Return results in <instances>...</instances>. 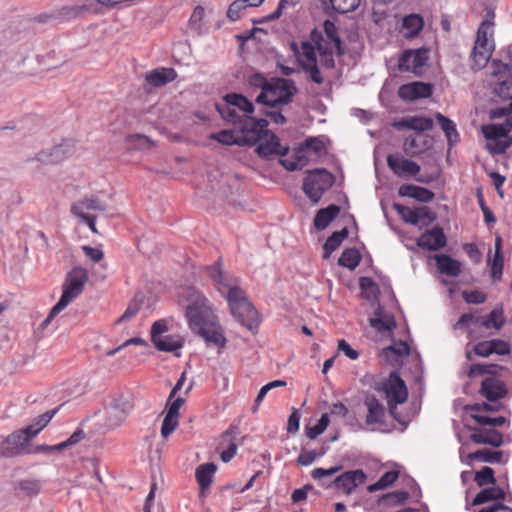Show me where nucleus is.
<instances>
[{
  "instance_id": "obj_1",
  "label": "nucleus",
  "mask_w": 512,
  "mask_h": 512,
  "mask_svg": "<svg viewBox=\"0 0 512 512\" xmlns=\"http://www.w3.org/2000/svg\"><path fill=\"white\" fill-rule=\"evenodd\" d=\"M179 303L185 306L191 330L203 337L207 343L223 349L226 338L207 298L195 287H186L179 293Z\"/></svg>"
},
{
  "instance_id": "obj_2",
  "label": "nucleus",
  "mask_w": 512,
  "mask_h": 512,
  "mask_svg": "<svg viewBox=\"0 0 512 512\" xmlns=\"http://www.w3.org/2000/svg\"><path fill=\"white\" fill-rule=\"evenodd\" d=\"M207 271L217 290L225 295L234 318L249 329L257 325L258 312L247 298L245 291L237 285V279L222 270L220 259Z\"/></svg>"
},
{
  "instance_id": "obj_3",
  "label": "nucleus",
  "mask_w": 512,
  "mask_h": 512,
  "mask_svg": "<svg viewBox=\"0 0 512 512\" xmlns=\"http://www.w3.org/2000/svg\"><path fill=\"white\" fill-rule=\"evenodd\" d=\"M324 34L317 30L311 32V40L317 46V50L320 55V64L325 68H333L334 53L338 55L344 54L342 49L341 40L338 35V29L336 25L326 20L323 24Z\"/></svg>"
},
{
  "instance_id": "obj_4",
  "label": "nucleus",
  "mask_w": 512,
  "mask_h": 512,
  "mask_svg": "<svg viewBox=\"0 0 512 512\" xmlns=\"http://www.w3.org/2000/svg\"><path fill=\"white\" fill-rule=\"evenodd\" d=\"M494 13L489 12L481 22L476 33V39L471 52L472 68L482 69L489 62L495 49L494 43Z\"/></svg>"
},
{
  "instance_id": "obj_5",
  "label": "nucleus",
  "mask_w": 512,
  "mask_h": 512,
  "mask_svg": "<svg viewBox=\"0 0 512 512\" xmlns=\"http://www.w3.org/2000/svg\"><path fill=\"white\" fill-rule=\"evenodd\" d=\"M87 281L88 271L83 267L76 266L68 272L62 285V295L56 305L51 309L44 323L51 322L58 313L80 296Z\"/></svg>"
},
{
  "instance_id": "obj_6",
  "label": "nucleus",
  "mask_w": 512,
  "mask_h": 512,
  "mask_svg": "<svg viewBox=\"0 0 512 512\" xmlns=\"http://www.w3.org/2000/svg\"><path fill=\"white\" fill-rule=\"evenodd\" d=\"M297 93L295 83L291 79L272 78L264 92H260L255 101L258 104L279 108L292 102L294 95Z\"/></svg>"
},
{
  "instance_id": "obj_7",
  "label": "nucleus",
  "mask_w": 512,
  "mask_h": 512,
  "mask_svg": "<svg viewBox=\"0 0 512 512\" xmlns=\"http://www.w3.org/2000/svg\"><path fill=\"white\" fill-rule=\"evenodd\" d=\"M510 114L503 124H489L483 126V134L490 142L487 148L494 154H502L511 146L512 139L508 138V133L512 130V110L509 107Z\"/></svg>"
},
{
  "instance_id": "obj_8",
  "label": "nucleus",
  "mask_w": 512,
  "mask_h": 512,
  "mask_svg": "<svg viewBox=\"0 0 512 512\" xmlns=\"http://www.w3.org/2000/svg\"><path fill=\"white\" fill-rule=\"evenodd\" d=\"M334 183V176L324 168L308 171L303 180V192L313 202L317 203Z\"/></svg>"
},
{
  "instance_id": "obj_9",
  "label": "nucleus",
  "mask_w": 512,
  "mask_h": 512,
  "mask_svg": "<svg viewBox=\"0 0 512 512\" xmlns=\"http://www.w3.org/2000/svg\"><path fill=\"white\" fill-rule=\"evenodd\" d=\"M315 46L309 42L304 41L301 43V47L298 48L296 43L292 44V50L297 58L298 63L302 69L309 74L310 79L316 84H322L324 78L317 65V57Z\"/></svg>"
},
{
  "instance_id": "obj_10",
  "label": "nucleus",
  "mask_w": 512,
  "mask_h": 512,
  "mask_svg": "<svg viewBox=\"0 0 512 512\" xmlns=\"http://www.w3.org/2000/svg\"><path fill=\"white\" fill-rule=\"evenodd\" d=\"M429 60V49L405 50L399 60L398 68L402 72H411L415 76H421Z\"/></svg>"
},
{
  "instance_id": "obj_11",
  "label": "nucleus",
  "mask_w": 512,
  "mask_h": 512,
  "mask_svg": "<svg viewBox=\"0 0 512 512\" xmlns=\"http://www.w3.org/2000/svg\"><path fill=\"white\" fill-rule=\"evenodd\" d=\"M268 121L263 118L245 115L244 121L239 127V133L243 145H255L267 134Z\"/></svg>"
},
{
  "instance_id": "obj_12",
  "label": "nucleus",
  "mask_w": 512,
  "mask_h": 512,
  "mask_svg": "<svg viewBox=\"0 0 512 512\" xmlns=\"http://www.w3.org/2000/svg\"><path fill=\"white\" fill-rule=\"evenodd\" d=\"M85 13H96V8L89 2V0H85L82 4L63 6L51 15H40L39 21H53L56 23L66 22Z\"/></svg>"
},
{
  "instance_id": "obj_13",
  "label": "nucleus",
  "mask_w": 512,
  "mask_h": 512,
  "mask_svg": "<svg viewBox=\"0 0 512 512\" xmlns=\"http://www.w3.org/2000/svg\"><path fill=\"white\" fill-rule=\"evenodd\" d=\"M394 209L403 221L415 226H428L436 219L435 214L427 206L412 209L401 204H394Z\"/></svg>"
},
{
  "instance_id": "obj_14",
  "label": "nucleus",
  "mask_w": 512,
  "mask_h": 512,
  "mask_svg": "<svg viewBox=\"0 0 512 512\" xmlns=\"http://www.w3.org/2000/svg\"><path fill=\"white\" fill-rule=\"evenodd\" d=\"M384 391L391 412L397 404L404 403L408 397L406 384L396 372L390 373Z\"/></svg>"
},
{
  "instance_id": "obj_15",
  "label": "nucleus",
  "mask_w": 512,
  "mask_h": 512,
  "mask_svg": "<svg viewBox=\"0 0 512 512\" xmlns=\"http://www.w3.org/2000/svg\"><path fill=\"white\" fill-rule=\"evenodd\" d=\"M387 165L393 174L400 178L415 177L421 170L418 163L403 157L400 153L389 154Z\"/></svg>"
},
{
  "instance_id": "obj_16",
  "label": "nucleus",
  "mask_w": 512,
  "mask_h": 512,
  "mask_svg": "<svg viewBox=\"0 0 512 512\" xmlns=\"http://www.w3.org/2000/svg\"><path fill=\"white\" fill-rule=\"evenodd\" d=\"M31 438L23 429L9 435L0 445V453L4 457H14L27 452Z\"/></svg>"
},
{
  "instance_id": "obj_17",
  "label": "nucleus",
  "mask_w": 512,
  "mask_h": 512,
  "mask_svg": "<svg viewBox=\"0 0 512 512\" xmlns=\"http://www.w3.org/2000/svg\"><path fill=\"white\" fill-rule=\"evenodd\" d=\"M447 244V238L443 229L435 226L430 230H426L417 240V245L425 250L438 251Z\"/></svg>"
},
{
  "instance_id": "obj_18",
  "label": "nucleus",
  "mask_w": 512,
  "mask_h": 512,
  "mask_svg": "<svg viewBox=\"0 0 512 512\" xmlns=\"http://www.w3.org/2000/svg\"><path fill=\"white\" fill-rule=\"evenodd\" d=\"M475 355L489 357L492 354L508 355L511 352L510 344L501 339H492L478 342L473 347Z\"/></svg>"
},
{
  "instance_id": "obj_19",
  "label": "nucleus",
  "mask_w": 512,
  "mask_h": 512,
  "mask_svg": "<svg viewBox=\"0 0 512 512\" xmlns=\"http://www.w3.org/2000/svg\"><path fill=\"white\" fill-rule=\"evenodd\" d=\"M366 474L363 470H351L346 471L340 476L336 477L334 484L338 490H341L345 494H351L356 487L365 483Z\"/></svg>"
},
{
  "instance_id": "obj_20",
  "label": "nucleus",
  "mask_w": 512,
  "mask_h": 512,
  "mask_svg": "<svg viewBox=\"0 0 512 512\" xmlns=\"http://www.w3.org/2000/svg\"><path fill=\"white\" fill-rule=\"evenodd\" d=\"M432 92V85L424 82H412L403 84L398 89L399 97L406 101L428 98L432 95Z\"/></svg>"
},
{
  "instance_id": "obj_21",
  "label": "nucleus",
  "mask_w": 512,
  "mask_h": 512,
  "mask_svg": "<svg viewBox=\"0 0 512 512\" xmlns=\"http://www.w3.org/2000/svg\"><path fill=\"white\" fill-rule=\"evenodd\" d=\"M470 439L475 444H488L494 447H499L503 443V435L493 428H470Z\"/></svg>"
},
{
  "instance_id": "obj_22",
  "label": "nucleus",
  "mask_w": 512,
  "mask_h": 512,
  "mask_svg": "<svg viewBox=\"0 0 512 512\" xmlns=\"http://www.w3.org/2000/svg\"><path fill=\"white\" fill-rule=\"evenodd\" d=\"M481 394L489 401H497L507 394L506 384L495 377H487L481 383Z\"/></svg>"
},
{
  "instance_id": "obj_23",
  "label": "nucleus",
  "mask_w": 512,
  "mask_h": 512,
  "mask_svg": "<svg viewBox=\"0 0 512 512\" xmlns=\"http://www.w3.org/2000/svg\"><path fill=\"white\" fill-rule=\"evenodd\" d=\"M177 78V72L171 67H158L145 74V82L151 87L164 86Z\"/></svg>"
},
{
  "instance_id": "obj_24",
  "label": "nucleus",
  "mask_w": 512,
  "mask_h": 512,
  "mask_svg": "<svg viewBox=\"0 0 512 512\" xmlns=\"http://www.w3.org/2000/svg\"><path fill=\"white\" fill-rule=\"evenodd\" d=\"M73 144L71 142H63L53 147L50 151H41L36 159L44 164H55L62 161L68 154H71Z\"/></svg>"
},
{
  "instance_id": "obj_25",
  "label": "nucleus",
  "mask_w": 512,
  "mask_h": 512,
  "mask_svg": "<svg viewBox=\"0 0 512 512\" xmlns=\"http://www.w3.org/2000/svg\"><path fill=\"white\" fill-rule=\"evenodd\" d=\"M434 260L436 262L437 269L441 274L450 277H457L461 274V263L451 256L446 254H436L434 256Z\"/></svg>"
},
{
  "instance_id": "obj_26",
  "label": "nucleus",
  "mask_w": 512,
  "mask_h": 512,
  "mask_svg": "<svg viewBox=\"0 0 512 512\" xmlns=\"http://www.w3.org/2000/svg\"><path fill=\"white\" fill-rule=\"evenodd\" d=\"M394 127L397 129L405 128L423 132L433 128V120L424 116H410L395 122Z\"/></svg>"
},
{
  "instance_id": "obj_27",
  "label": "nucleus",
  "mask_w": 512,
  "mask_h": 512,
  "mask_svg": "<svg viewBox=\"0 0 512 512\" xmlns=\"http://www.w3.org/2000/svg\"><path fill=\"white\" fill-rule=\"evenodd\" d=\"M288 150L289 148L281 145L279 138L274 134L270 135L257 147L258 154L263 157H269L271 155L284 156L287 154Z\"/></svg>"
},
{
  "instance_id": "obj_28",
  "label": "nucleus",
  "mask_w": 512,
  "mask_h": 512,
  "mask_svg": "<svg viewBox=\"0 0 512 512\" xmlns=\"http://www.w3.org/2000/svg\"><path fill=\"white\" fill-rule=\"evenodd\" d=\"M399 194L401 196L413 198L423 203L431 202L435 196L431 190L413 184L402 185L399 188Z\"/></svg>"
},
{
  "instance_id": "obj_29",
  "label": "nucleus",
  "mask_w": 512,
  "mask_h": 512,
  "mask_svg": "<svg viewBox=\"0 0 512 512\" xmlns=\"http://www.w3.org/2000/svg\"><path fill=\"white\" fill-rule=\"evenodd\" d=\"M424 20L419 14H409L402 20L401 32L405 38H414L423 29Z\"/></svg>"
},
{
  "instance_id": "obj_30",
  "label": "nucleus",
  "mask_w": 512,
  "mask_h": 512,
  "mask_svg": "<svg viewBox=\"0 0 512 512\" xmlns=\"http://www.w3.org/2000/svg\"><path fill=\"white\" fill-rule=\"evenodd\" d=\"M364 403L367 407L366 424L373 425L382 423L384 417L383 405L374 396L366 397Z\"/></svg>"
},
{
  "instance_id": "obj_31",
  "label": "nucleus",
  "mask_w": 512,
  "mask_h": 512,
  "mask_svg": "<svg viewBox=\"0 0 512 512\" xmlns=\"http://www.w3.org/2000/svg\"><path fill=\"white\" fill-rule=\"evenodd\" d=\"M493 279H500L503 273L504 257L502 253V237L497 235L495 238V253L492 260H488Z\"/></svg>"
},
{
  "instance_id": "obj_32",
  "label": "nucleus",
  "mask_w": 512,
  "mask_h": 512,
  "mask_svg": "<svg viewBox=\"0 0 512 512\" xmlns=\"http://www.w3.org/2000/svg\"><path fill=\"white\" fill-rule=\"evenodd\" d=\"M506 496L505 491L498 487L492 486L482 489L472 500L473 506L485 504L490 501L504 500Z\"/></svg>"
},
{
  "instance_id": "obj_33",
  "label": "nucleus",
  "mask_w": 512,
  "mask_h": 512,
  "mask_svg": "<svg viewBox=\"0 0 512 512\" xmlns=\"http://www.w3.org/2000/svg\"><path fill=\"white\" fill-rule=\"evenodd\" d=\"M340 213V207L331 204L326 208L320 209L314 218V226L317 230L325 229Z\"/></svg>"
},
{
  "instance_id": "obj_34",
  "label": "nucleus",
  "mask_w": 512,
  "mask_h": 512,
  "mask_svg": "<svg viewBox=\"0 0 512 512\" xmlns=\"http://www.w3.org/2000/svg\"><path fill=\"white\" fill-rule=\"evenodd\" d=\"M370 325L379 332H391L396 328L395 317L392 314H382L380 310L375 312V317L370 318Z\"/></svg>"
},
{
  "instance_id": "obj_35",
  "label": "nucleus",
  "mask_w": 512,
  "mask_h": 512,
  "mask_svg": "<svg viewBox=\"0 0 512 512\" xmlns=\"http://www.w3.org/2000/svg\"><path fill=\"white\" fill-rule=\"evenodd\" d=\"M224 101L233 105L240 113L249 115L254 112L253 103L245 96L237 93H230L224 96Z\"/></svg>"
},
{
  "instance_id": "obj_36",
  "label": "nucleus",
  "mask_w": 512,
  "mask_h": 512,
  "mask_svg": "<svg viewBox=\"0 0 512 512\" xmlns=\"http://www.w3.org/2000/svg\"><path fill=\"white\" fill-rule=\"evenodd\" d=\"M216 109L221 115L222 119L226 122L232 123L234 125H240L244 121V114H240V112L233 106L229 105V103L225 102L223 104H216Z\"/></svg>"
},
{
  "instance_id": "obj_37",
  "label": "nucleus",
  "mask_w": 512,
  "mask_h": 512,
  "mask_svg": "<svg viewBox=\"0 0 512 512\" xmlns=\"http://www.w3.org/2000/svg\"><path fill=\"white\" fill-rule=\"evenodd\" d=\"M215 471L216 466L213 463L202 464L196 469L195 476L202 493L211 485Z\"/></svg>"
},
{
  "instance_id": "obj_38",
  "label": "nucleus",
  "mask_w": 512,
  "mask_h": 512,
  "mask_svg": "<svg viewBox=\"0 0 512 512\" xmlns=\"http://www.w3.org/2000/svg\"><path fill=\"white\" fill-rule=\"evenodd\" d=\"M479 460L487 463H499L502 460V452L501 451H492L489 449H481L475 452L469 453L466 457V462L470 464L471 462Z\"/></svg>"
},
{
  "instance_id": "obj_39",
  "label": "nucleus",
  "mask_w": 512,
  "mask_h": 512,
  "mask_svg": "<svg viewBox=\"0 0 512 512\" xmlns=\"http://www.w3.org/2000/svg\"><path fill=\"white\" fill-rule=\"evenodd\" d=\"M55 413L56 410H52L37 416L31 425L23 429V432L28 434L30 438L35 437L43 428L48 425Z\"/></svg>"
},
{
  "instance_id": "obj_40",
  "label": "nucleus",
  "mask_w": 512,
  "mask_h": 512,
  "mask_svg": "<svg viewBox=\"0 0 512 512\" xmlns=\"http://www.w3.org/2000/svg\"><path fill=\"white\" fill-rule=\"evenodd\" d=\"M436 120L441 129L445 133L450 145L459 141V133L457 132L455 123L441 113H436Z\"/></svg>"
},
{
  "instance_id": "obj_41",
  "label": "nucleus",
  "mask_w": 512,
  "mask_h": 512,
  "mask_svg": "<svg viewBox=\"0 0 512 512\" xmlns=\"http://www.w3.org/2000/svg\"><path fill=\"white\" fill-rule=\"evenodd\" d=\"M85 438V433L82 429H77L66 441L56 445H42L37 448L38 451H61L69 446L76 445Z\"/></svg>"
},
{
  "instance_id": "obj_42",
  "label": "nucleus",
  "mask_w": 512,
  "mask_h": 512,
  "mask_svg": "<svg viewBox=\"0 0 512 512\" xmlns=\"http://www.w3.org/2000/svg\"><path fill=\"white\" fill-rule=\"evenodd\" d=\"M153 344L158 350L165 352H173L183 346L182 340L178 336L172 335H163L162 338H156Z\"/></svg>"
},
{
  "instance_id": "obj_43",
  "label": "nucleus",
  "mask_w": 512,
  "mask_h": 512,
  "mask_svg": "<svg viewBox=\"0 0 512 512\" xmlns=\"http://www.w3.org/2000/svg\"><path fill=\"white\" fill-rule=\"evenodd\" d=\"M348 236V229L345 227L341 231H335L332 233L330 237L326 240L323 249H324V257L328 258L332 252L337 250L343 240Z\"/></svg>"
},
{
  "instance_id": "obj_44",
  "label": "nucleus",
  "mask_w": 512,
  "mask_h": 512,
  "mask_svg": "<svg viewBox=\"0 0 512 512\" xmlns=\"http://www.w3.org/2000/svg\"><path fill=\"white\" fill-rule=\"evenodd\" d=\"M210 139L216 140L217 142L226 146H244L240 137V133H235L234 131L231 130H221L217 133H212L210 135Z\"/></svg>"
},
{
  "instance_id": "obj_45",
  "label": "nucleus",
  "mask_w": 512,
  "mask_h": 512,
  "mask_svg": "<svg viewBox=\"0 0 512 512\" xmlns=\"http://www.w3.org/2000/svg\"><path fill=\"white\" fill-rule=\"evenodd\" d=\"M361 261V255L356 248L345 249L338 259V264L349 270H354Z\"/></svg>"
},
{
  "instance_id": "obj_46",
  "label": "nucleus",
  "mask_w": 512,
  "mask_h": 512,
  "mask_svg": "<svg viewBox=\"0 0 512 512\" xmlns=\"http://www.w3.org/2000/svg\"><path fill=\"white\" fill-rule=\"evenodd\" d=\"M480 323L486 329H490V328H494L496 330L501 329L505 323L503 309L498 308V309L492 310L485 318H483L481 320Z\"/></svg>"
},
{
  "instance_id": "obj_47",
  "label": "nucleus",
  "mask_w": 512,
  "mask_h": 512,
  "mask_svg": "<svg viewBox=\"0 0 512 512\" xmlns=\"http://www.w3.org/2000/svg\"><path fill=\"white\" fill-rule=\"evenodd\" d=\"M16 489L26 497L36 496L41 491V482L36 479H23L17 483Z\"/></svg>"
},
{
  "instance_id": "obj_48",
  "label": "nucleus",
  "mask_w": 512,
  "mask_h": 512,
  "mask_svg": "<svg viewBox=\"0 0 512 512\" xmlns=\"http://www.w3.org/2000/svg\"><path fill=\"white\" fill-rule=\"evenodd\" d=\"M399 477V473L397 471H387L385 472L379 480L368 486L369 492H375L378 490L386 489L391 486Z\"/></svg>"
},
{
  "instance_id": "obj_49",
  "label": "nucleus",
  "mask_w": 512,
  "mask_h": 512,
  "mask_svg": "<svg viewBox=\"0 0 512 512\" xmlns=\"http://www.w3.org/2000/svg\"><path fill=\"white\" fill-rule=\"evenodd\" d=\"M474 481L479 487H484L489 484L495 485L496 478L494 470L488 466L483 467L480 471L475 473Z\"/></svg>"
},
{
  "instance_id": "obj_50",
  "label": "nucleus",
  "mask_w": 512,
  "mask_h": 512,
  "mask_svg": "<svg viewBox=\"0 0 512 512\" xmlns=\"http://www.w3.org/2000/svg\"><path fill=\"white\" fill-rule=\"evenodd\" d=\"M362 0H330L332 8L338 13H349L355 11Z\"/></svg>"
},
{
  "instance_id": "obj_51",
  "label": "nucleus",
  "mask_w": 512,
  "mask_h": 512,
  "mask_svg": "<svg viewBox=\"0 0 512 512\" xmlns=\"http://www.w3.org/2000/svg\"><path fill=\"white\" fill-rule=\"evenodd\" d=\"M294 157H295L294 161H291L288 163H286L285 161L283 162L284 166L290 171L301 169L303 166H305L308 163V160H309V158L307 156V151L303 147H301L295 151Z\"/></svg>"
},
{
  "instance_id": "obj_52",
  "label": "nucleus",
  "mask_w": 512,
  "mask_h": 512,
  "mask_svg": "<svg viewBox=\"0 0 512 512\" xmlns=\"http://www.w3.org/2000/svg\"><path fill=\"white\" fill-rule=\"evenodd\" d=\"M329 423H330V419H329L328 414H326V413L322 414L321 418L318 420V423L316 425L306 428V436L309 439L317 438L319 435H321L326 430Z\"/></svg>"
},
{
  "instance_id": "obj_53",
  "label": "nucleus",
  "mask_w": 512,
  "mask_h": 512,
  "mask_svg": "<svg viewBox=\"0 0 512 512\" xmlns=\"http://www.w3.org/2000/svg\"><path fill=\"white\" fill-rule=\"evenodd\" d=\"M178 415L166 413L161 427V435L163 438H168L178 426Z\"/></svg>"
},
{
  "instance_id": "obj_54",
  "label": "nucleus",
  "mask_w": 512,
  "mask_h": 512,
  "mask_svg": "<svg viewBox=\"0 0 512 512\" xmlns=\"http://www.w3.org/2000/svg\"><path fill=\"white\" fill-rule=\"evenodd\" d=\"M204 16V8L202 6L195 7L189 19V28L199 34L203 26Z\"/></svg>"
},
{
  "instance_id": "obj_55",
  "label": "nucleus",
  "mask_w": 512,
  "mask_h": 512,
  "mask_svg": "<svg viewBox=\"0 0 512 512\" xmlns=\"http://www.w3.org/2000/svg\"><path fill=\"white\" fill-rule=\"evenodd\" d=\"M71 213L77 217L81 223L86 224L92 233H98L96 228V216L81 212L77 206H71Z\"/></svg>"
},
{
  "instance_id": "obj_56",
  "label": "nucleus",
  "mask_w": 512,
  "mask_h": 512,
  "mask_svg": "<svg viewBox=\"0 0 512 512\" xmlns=\"http://www.w3.org/2000/svg\"><path fill=\"white\" fill-rule=\"evenodd\" d=\"M494 92L502 99H512V78H507L496 83Z\"/></svg>"
},
{
  "instance_id": "obj_57",
  "label": "nucleus",
  "mask_w": 512,
  "mask_h": 512,
  "mask_svg": "<svg viewBox=\"0 0 512 512\" xmlns=\"http://www.w3.org/2000/svg\"><path fill=\"white\" fill-rule=\"evenodd\" d=\"M72 206H77L81 212H84V209L95 210V211H104L105 210L104 205L96 198H84V199L74 203Z\"/></svg>"
},
{
  "instance_id": "obj_58",
  "label": "nucleus",
  "mask_w": 512,
  "mask_h": 512,
  "mask_svg": "<svg viewBox=\"0 0 512 512\" xmlns=\"http://www.w3.org/2000/svg\"><path fill=\"white\" fill-rule=\"evenodd\" d=\"M250 7L248 5L247 0H235L233 3L230 4L227 16L233 20L237 21L241 17V12L243 9Z\"/></svg>"
},
{
  "instance_id": "obj_59",
  "label": "nucleus",
  "mask_w": 512,
  "mask_h": 512,
  "mask_svg": "<svg viewBox=\"0 0 512 512\" xmlns=\"http://www.w3.org/2000/svg\"><path fill=\"white\" fill-rule=\"evenodd\" d=\"M462 297L469 304H482L487 300V295L479 290L463 291Z\"/></svg>"
},
{
  "instance_id": "obj_60",
  "label": "nucleus",
  "mask_w": 512,
  "mask_h": 512,
  "mask_svg": "<svg viewBox=\"0 0 512 512\" xmlns=\"http://www.w3.org/2000/svg\"><path fill=\"white\" fill-rule=\"evenodd\" d=\"M480 318L474 313H464L460 316L456 324L454 325V329L463 330L466 329L469 324H477L479 323Z\"/></svg>"
},
{
  "instance_id": "obj_61",
  "label": "nucleus",
  "mask_w": 512,
  "mask_h": 512,
  "mask_svg": "<svg viewBox=\"0 0 512 512\" xmlns=\"http://www.w3.org/2000/svg\"><path fill=\"white\" fill-rule=\"evenodd\" d=\"M127 142L129 145L139 149L152 145V141L147 136L141 134L129 135L127 137Z\"/></svg>"
},
{
  "instance_id": "obj_62",
  "label": "nucleus",
  "mask_w": 512,
  "mask_h": 512,
  "mask_svg": "<svg viewBox=\"0 0 512 512\" xmlns=\"http://www.w3.org/2000/svg\"><path fill=\"white\" fill-rule=\"evenodd\" d=\"M249 84L253 88L260 89V92H264V88H267V86L270 84V80L265 78L260 73H255V74L250 76Z\"/></svg>"
},
{
  "instance_id": "obj_63",
  "label": "nucleus",
  "mask_w": 512,
  "mask_h": 512,
  "mask_svg": "<svg viewBox=\"0 0 512 512\" xmlns=\"http://www.w3.org/2000/svg\"><path fill=\"white\" fill-rule=\"evenodd\" d=\"M168 330L167 323L165 320L155 321L151 328V340L155 342L156 338H162L163 333Z\"/></svg>"
},
{
  "instance_id": "obj_64",
  "label": "nucleus",
  "mask_w": 512,
  "mask_h": 512,
  "mask_svg": "<svg viewBox=\"0 0 512 512\" xmlns=\"http://www.w3.org/2000/svg\"><path fill=\"white\" fill-rule=\"evenodd\" d=\"M82 250L84 254L95 263L101 261L104 258V253L99 248L84 245L82 246Z\"/></svg>"
}]
</instances>
